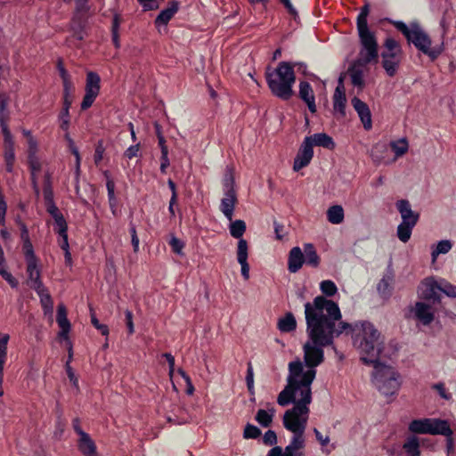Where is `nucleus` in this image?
Instances as JSON below:
<instances>
[{"instance_id": "obj_1", "label": "nucleus", "mask_w": 456, "mask_h": 456, "mask_svg": "<svg viewBox=\"0 0 456 456\" xmlns=\"http://www.w3.org/2000/svg\"><path fill=\"white\" fill-rule=\"evenodd\" d=\"M307 340L303 344V361L297 358L288 366L297 368L305 372H314L324 362V346L333 345L334 339L350 328L342 320L338 305L323 296H317L312 302L305 304Z\"/></svg>"}, {"instance_id": "obj_2", "label": "nucleus", "mask_w": 456, "mask_h": 456, "mask_svg": "<svg viewBox=\"0 0 456 456\" xmlns=\"http://www.w3.org/2000/svg\"><path fill=\"white\" fill-rule=\"evenodd\" d=\"M352 331V341L358 351L361 361L367 364H377L392 360L397 350L390 343H386L385 337L371 322L363 321L354 323L347 330Z\"/></svg>"}, {"instance_id": "obj_3", "label": "nucleus", "mask_w": 456, "mask_h": 456, "mask_svg": "<svg viewBox=\"0 0 456 456\" xmlns=\"http://www.w3.org/2000/svg\"><path fill=\"white\" fill-rule=\"evenodd\" d=\"M314 372H305L297 364L288 366L286 386L280 392L277 403L281 406L293 403L294 406L309 407L312 403V384L315 379Z\"/></svg>"}, {"instance_id": "obj_4", "label": "nucleus", "mask_w": 456, "mask_h": 456, "mask_svg": "<svg viewBox=\"0 0 456 456\" xmlns=\"http://www.w3.org/2000/svg\"><path fill=\"white\" fill-rule=\"evenodd\" d=\"M393 25L403 34L409 43L431 60H436L444 52V44L433 45L429 35L418 22L414 21L407 25L396 20L393 21Z\"/></svg>"}, {"instance_id": "obj_5", "label": "nucleus", "mask_w": 456, "mask_h": 456, "mask_svg": "<svg viewBox=\"0 0 456 456\" xmlns=\"http://www.w3.org/2000/svg\"><path fill=\"white\" fill-rule=\"evenodd\" d=\"M266 79L272 93L277 97L288 100L293 95L296 76L293 67L288 62H281L277 68L267 72Z\"/></svg>"}, {"instance_id": "obj_6", "label": "nucleus", "mask_w": 456, "mask_h": 456, "mask_svg": "<svg viewBox=\"0 0 456 456\" xmlns=\"http://www.w3.org/2000/svg\"><path fill=\"white\" fill-rule=\"evenodd\" d=\"M370 365L374 368L371 382L375 388L384 396L395 395L402 385L399 372L386 362Z\"/></svg>"}, {"instance_id": "obj_7", "label": "nucleus", "mask_w": 456, "mask_h": 456, "mask_svg": "<svg viewBox=\"0 0 456 456\" xmlns=\"http://www.w3.org/2000/svg\"><path fill=\"white\" fill-rule=\"evenodd\" d=\"M309 414L310 407L294 405L284 412L282 417L283 427L292 434L289 442L306 444L305 430Z\"/></svg>"}, {"instance_id": "obj_8", "label": "nucleus", "mask_w": 456, "mask_h": 456, "mask_svg": "<svg viewBox=\"0 0 456 456\" xmlns=\"http://www.w3.org/2000/svg\"><path fill=\"white\" fill-rule=\"evenodd\" d=\"M246 230L247 225L243 220L237 219L230 223V235L239 240L235 248V257L240 265V273L243 279L248 281L250 277L249 264L248 262L249 246L248 241L242 238Z\"/></svg>"}, {"instance_id": "obj_9", "label": "nucleus", "mask_w": 456, "mask_h": 456, "mask_svg": "<svg viewBox=\"0 0 456 456\" xmlns=\"http://www.w3.org/2000/svg\"><path fill=\"white\" fill-rule=\"evenodd\" d=\"M408 430L412 434L444 436L452 442L453 431L448 420L439 418H420L412 419L408 425Z\"/></svg>"}, {"instance_id": "obj_10", "label": "nucleus", "mask_w": 456, "mask_h": 456, "mask_svg": "<svg viewBox=\"0 0 456 456\" xmlns=\"http://www.w3.org/2000/svg\"><path fill=\"white\" fill-rule=\"evenodd\" d=\"M381 58V64L386 74L390 77H395L403 58V50L400 44L394 38L387 37L384 43Z\"/></svg>"}, {"instance_id": "obj_11", "label": "nucleus", "mask_w": 456, "mask_h": 456, "mask_svg": "<svg viewBox=\"0 0 456 456\" xmlns=\"http://www.w3.org/2000/svg\"><path fill=\"white\" fill-rule=\"evenodd\" d=\"M358 34L361 42V50L357 61L362 64H368L372 61H377L378 42L373 32L369 28L358 29Z\"/></svg>"}, {"instance_id": "obj_12", "label": "nucleus", "mask_w": 456, "mask_h": 456, "mask_svg": "<svg viewBox=\"0 0 456 456\" xmlns=\"http://www.w3.org/2000/svg\"><path fill=\"white\" fill-rule=\"evenodd\" d=\"M100 83L101 78L97 73L94 71L87 72L85 87L86 94L81 103L82 110H86L92 106L100 93Z\"/></svg>"}, {"instance_id": "obj_13", "label": "nucleus", "mask_w": 456, "mask_h": 456, "mask_svg": "<svg viewBox=\"0 0 456 456\" xmlns=\"http://www.w3.org/2000/svg\"><path fill=\"white\" fill-rule=\"evenodd\" d=\"M67 314L66 306L63 304H59L57 306L56 322L60 327V331L57 334V338L69 349L72 347V342L69 338L71 324Z\"/></svg>"}, {"instance_id": "obj_14", "label": "nucleus", "mask_w": 456, "mask_h": 456, "mask_svg": "<svg viewBox=\"0 0 456 456\" xmlns=\"http://www.w3.org/2000/svg\"><path fill=\"white\" fill-rule=\"evenodd\" d=\"M3 135V156L8 172L12 171L15 161V141L10 127L1 128Z\"/></svg>"}, {"instance_id": "obj_15", "label": "nucleus", "mask_w": 456, "mask_h": 456, "mask_svg": "<svg viewBox=\"0 0 456 456\" xmlns=\"http://www.w3.org/2000/svg\"><path fill=\"white\" fill-rule=\"evenodd\" d=\"M410 314L423 325H428L434 321L436 309L430 304L418 301L411 307Z\"/></svg>"}, {"instance_id": "obj_16", "label": "nucleus", "mask_w": 456, "mask_h": 456, "mask_svg": "<svg viewBox=\"0 0 456 456\" xmlns=\"http://www.w3.org/2000/svg\"><path fill=\"white\" fill-rule=\"evenodd\" d=\"M78 436L77 448L84 456H98L97 447L92 437L83 431L79 426H74Z\"/></svg>"}, {"instance_id": "obj_17", "label": "nucleus", "mask_w": 456, "mask_h": 456, "mask_svg": "<svg viewBox=\"0 0 456 456\" xmlns=\"http://www.w3.org/2000/svg\"><path fill=\"white\" fill-rule=\"evenodd\" d=\"M314 157V149L305 140L294 159L293 170L298 172L307 167Z\"/></svg>"}, {"instance_id": "obj_18", "label": "nucleus", "mask_w": 456, "mask_h": 456, "mask_svg": "<svg viewBox=\"0 0 456 456\" xmlns=\"http://www.w3.org/2000/svg\"><path fill=\"white\" fill-rule=\"evenodd\" d=\"M395 208L400 214L402 224H417L419 215L412 209L411 203L407 200H397Z\"/></svg>"}, {"instance_id": "obj_19", "label": "nucleus", "mask_w": 456, "mask_h": 456, "mask_svg": "<svg viewBox=\"0 0 456 456\" xmlns=\"http://www.w3.org/2000/svg\"><path fill=\"white\" fill-rule=\"evenodd\" d=\"M305 445L289 442L284 448L281 446L273 447L268 451L266 456H305Z\"/></svg>"}, {"instance_id": "obj_20", "label": "nucleus", "mask_w": 456, "mask_h": 456, "mask_svg": "<svg viewBox=\"0 0 456 456\" xmlns=\"http://www.w3.org/2000/svg\"><path fill=\"white\" fill-rule=\"evenodd\" d=\"M351 104L357 112L364 129L370 130L372 127V119L369 106L357 97L352 98Z\"/></svg>"}, {"instance_id": "obj_21", "label": "nucleus", "mask_w": 456, "mask_h": 456, "mask_svg": "<svg viewBox=\"0 0 456 456\" xmlns=\"http://www.w3.org/2000/svg\"><path fill=\"white\" fill-rule=\"evenodd\" d=\"M334 112L341 118L346 116V96L342 79H339L338 85L333 94Z\"/></svg>"}, {"instance_id": "obj_22", "label": "nucleus", "mask_w": 456, "mask_h": 456, "mask_svg": "<svg viewBox=\"0 0 456 456\" xmlns=\"http://www.w3.org/2000/svg\"><path fill=\"white\" fill-rule=\"evenodd\" d=\"M389 149L391 151L390 158L386 159L390 164L395 163L398 159L404 156L409 150V142L406 138H399L391 141L389 143Z\"/></svg>"}, {"instance_id": "obj_23", "label": "nucleus", "mask_w": 456, "mask_h": 456, "mask_svg": "<svg viewBox=\"0 0 456 456\" xmlns=\"http://www.w3.org/2000/svg\"><path fill=\"white\" fill-rule=\"evenodd\" d=\"M298 95L300 99L305 102L308 110L312 113H315L317 110L315 96L312 86L307 81H300Z\"/></svg>"}, {"instance_id": "obj_24", "label": "nucleus", "mask_w": 456, "mask_h": 456, "mask_svg": "<svg viewBox=\"0 0 456 456\" xmlns=\"http://www.w3.org/2000/svg\"><path fill=\"white\" fill-rule=\"evenodd\" d=\"M28 284L37 290L45 287L41 280V271L38 268L37 261L27 263Z\"/></svg>"}, {"instance_id": "obj_25", "label": "nucleus", "mask_w": 456, "mask_h": 456, "mask_svg": "<svg viewBox=\"0 0 456 456\" xmlns=\"http://www.w3.org/2000/svg\"><path fill=\"white\" fill-rule=\"evenodd\" d=\"M365 65L366 64L356 61L349 70L352 84L360 89L363 88L365 86L364 77L367 73V69L364 67Z\"/></svg>"}, {"instance_id": "obj_26", "label": "nucleus", "mask_w": 456, "mask_h": 456, "mask_svg": "<svg viewBox=\"0 0 456 456\" xmlns=\"http://www.w3.org/2000/svg\"><path fill=\"white\" fill-rule=\"evenodd\" d=\"M305 263L303 248L294 247L290 249L288 257V270L295 273L301 269Z\"/></svg>"}, {"instance_id": "obj_27", "label": "nucleus", "mask_w": 456, "mask_h": 456, "mask_svg": "<svg viewBox=\"0 0 456 456\" xmlns=\"http://www.w3.org/2000/svg\"><path fill=\"white\" fill-rule=\"evenodd\" d=\"M308 144L314 149V146H322L326 149L333 150L335 148V142L333 139L325 133L314 134L310 136H306L304 139Z\"/></svg>"}, {"instance_id": "obj_28", "label": "nucleus", "mask_w": 456, "mask_h": 456, "mask_svg": "<svg viewBox=\"0 0 456 456\" xmlns=\"http://www.w3.org/2000/svg\"><path fill=\"white\" fill-rule=\"evenodd\" d=\"M437 289L438 286L434 279L427 278L418 287V294L422 298L431 299L436 297Z\"/></svg>"}, {"instance_id": "obj_29", "label": "nucleus", "mask_w": 456, "mask_h": 456, "mask_svg": "<svg viewBox=\"0 0 456 456\" xmlns=\"http://www.w3.org/2000/svg\"><path fill=\"white\" fill-rule=\"evenodd\" d=\"M390 154L389 145L384 142L377 143L371 151V157L374 161L384 165H390V162L386 160V159L390 158Z\"/></svg>"}, {"instance_id": "obj_30", "label": "nucleus", "mask_w": 456, "mask_h": 456, "mask_svg": "<svg viewBox=\"0 0 456 456\" xmlns=\"http://www.w3.org/2000/svg\"><path fill=\"white\" fill-rule=\"evenodd\" d=\"M22 134L27 140V158L28 159L39 158V142L37 139L33 135L32 132L28 129L22 130Z\"/></svg>"}, {"instance_id": "obj_31", "label": "nucleus", "mask_w": 456, "mask_h": 456, "mask_svg": "<svg viewBox=\"0 0 456 456\" xmlns=\"http://www.w3.org/2000/svg\"><path fill=\"white\" fill-rule=\"evenodd\" d=\"M36 292L40 298V304L45 315L52 317L53 312V301L50 293L48 292V289L45 287H43L37 289Z\"/></svg>"}, {"instance_id": "obj_32", "label": "nucleus", "mask_w": 456, "mask_h": 456, "mask_svg": "<svg viewBox=\"0 0 456 456\" xmlns=\"http://www.w3.org/2000/svg\"><path fill=\"white\" fill-rule=\"evenodd\" d=\"M10 96L5 92L0 93V128L9 127L8 121L10 118L8 105Z\"/></svg>"}, {"instance_id": "obj_33", "label": "nucleus", "mask_w": 456, "mask_h": 456, "mask_svg": "<svg viewBox=\"0 0 456 456\" xmlns=\"http://www.w3.org/2000/svg\"><path fill=\"white\" fill-rule=\"evenodd\" d=\"M326 217L332 224H340L345 220V211L341 205H332L326 211Z\"/></svg>"}, {"instance_id": "obj_34", "label": "nucleus", "mask_w": 456, "mask_h": 456, "mask_svg": "<svg viewBox=\"0 0 456 456\" xmlns=\"http://www.w3.org/2000/svg\"><path fill=\"white\" fill-rule=\"evenodd\" d=\"M177 11L178 2H171L169 6L161 11L160 13L157 16L155 20L156 26H166Z\"/></svg>"}, {"instance_id": "obj_35", "label": "nucleus", "mask_w": 456, "mask_h": 456, "mask_svg": "<svg viewBox=\"0 0 456 456\" xmlns=\"http://www.w3.org/2000/svg\"><path fill=\"white\" fill-rule=\"evenodd\" d=\"M275 412L276 411L272 405L267 410L260 409L257 411L255 419L262 427L268 428L273 423Z\"/></svg>"}, {"instance_id": "obj_36", "label": "nucleus", "mask_w": 456, "mask_h": 456, "mask_svg": "<svg viewBox=\"0 0 456 456\" xmlns=\"http://www.w3.org/2000/svg\"><path fill=\"white\" fill-rule=\"evenodd\" d=\"M303 253L305 257V263L314 268H316L320 265V256H318L314 247L311 243H305L303 246Z\"/></svg>"}, {"instance_id": "obj_37", "label": "nucleus", "mask_w": 456, "mask_h": 456, "mask_svg": "<svg viewBox=\"0 0 456 456\" xmlns=\"http://www.w3.org/2000/svg\"><path fill=\"white\" fill-rule=\"evenodd\" d=\"M28 167H29L30 172H31V181H32L33 189H34L36 196L38 197L40 191H39V187H38V183H37V174L42 169V162L40 160V158H37V159H28Z\"/></svg>"}, {"instance_id": "obj_38", "label": "nucleus", "mask_w": 456, "mask_h": 456, "mask_svg": "<svg viewBox=\"0 0 456 456\" xmlns=\"http://www.w3.org/2000/svg\"><path fill=\"white\" fill-rule=\"evenodd\" d=\"M452 248V242L450 240H442L431 246V260L434 264L438 256L447 254Z\"/></svg>"}, {"instance_id": "obj_39", "label": "nucleus", "mask_w": 456, "mask_h": 456, "mask_svg": "<svg viewBox=\"0 0 456 456\" xmlns=\"http://www.w3.org/2000/svg\"><path fill=\"white\" fill-rule=\"evenodd\" d=\"M395 277L391 273L383 276L378 284L379 292L385 297H389L394 289Z\"/></svg>"}, {"instance_id": "obj_40", "label": "nucleus", "mask_w": 456, "mask_h": 456, "mask_svg": "<svg viewBox=\"0 0 456 456\" xmlns=\"http://www.w3.org/2000/svg\"><path fill=\"white\" fill-rule=\"evenodd\" d=\"M277 326L281 332L294 331L297 329L296 318L291 313H287L279 319Z\"/></svg>"}, {"instance_id": "obj_41", "label": "nucleus", "mask_w": 456, "mask_h": 456, "mask_svg": "<svg viewBox=\"0 0 456 456\" xmlns=\"http://www.w3.org/2000/svg\"><path fill=\"white\" fill-rule=\"evenodd\" d=\"M21 237H22L23 242H24L23 243V250H24L26 262L28 263V262L37 261V259L34 254L33 246L28 240V231L25 226H23V228H22Z\"/></svg>"}, {"instance_id": "obj_42", "label": "nucleus", "mask_w": 456, "mask_h": 456, "mask_svg": "<svg viewBox=\"0 0 456 456\" xmlns=\"http://www.w3.org/2000/svg\"><path fill=\"white\" fill-rule=\"evenodd\" d=\"M407 456H420L419 441L416 436H410L403 445Z\"/></svg>"}, {"instance_id": "obj_43", "label": "nucleus", "mask_w": 456, "mask_h": 456, "mask_svg": "<svg viewBox=\"0 0 456 456\" xmlns=\"http://www.w3.org/2000/svg\"><path fill=\"white\" fill-rule=\"evenodd\" d=\"M122 22L121 15L115 12L113 14L112 24H111V36L112 42L115 48L120 47V40H119V28Z\"/></svg>"}, {"instance_id": "obj_44", "label": "nucleus", "mask_w": 456, "mask_h": 456, "mask_svg": "<svg viewBox=\"0 0 456 456\" xmlns=\"http://www.w3.org/2000/svg\"><path fill=\"white\" fill-rule=\"evenodd\" d=\"M44 198L46 208L55 205L53 202V191L51 183V175L46 172L44 176Z\"/></svg>"}, {"instance_id": "obj_45", "label": "nucleus", "mask_w": 456, "mask_h": 456, "mask_svg": "<svg viewBox=\"0 0 456 456\" xmlns=\"http://www.w3.org/2000/svg\"><path fill=\"white\" fill-rule=\"evenodd\" d=\"M104 176L106 177V187L108 191L109 201L110 207L112 208V214L115 215V204H116V197H115V183L110 177V175L108 171L104 172Z\"/></svg>"}, {"instance_id": "obj_46", "label": "nucleus", "mask_w": 456, "mask_h": 456, "mask_svg": "<svg viewBox=\"0 0 456 456\" xmlns=\"http://www.w3.org/2000/svg\"><path fill=\"white\" fill-rule=\"evenodd\" d=\"M414 226V224L400 223L396 229V235L398 239L402 242L406 243L411 239Z\"/></svg>"}, {"instance_id": "obj_47", "label": "nucleus", "mask_w": 456, "mask_h": 456, "mask_svg": "<svg viewBox=\"0 0 456 456\" xmlns=\"http://www.w3.org/2000/svg\"><path fill=\"white\" fill-rule=\"evenodd\" d=\"M320 289L327 297H332L338 292L337 285L330 280L321 281Z\"/></svg>"}, {"instance_id": "obj_48", "label": "nucleus", "mask_w": 456, "mask_h": 456, "mask_svg": "<svg viewBox=\"0 0 456 456\" xmlns=\"http://www.w3.org/2000/svg\"><path fill=\"white\" fill-rule=\"evenodd\" d=\"M314 434L319 444L322 446V450L323 452L329 453L330 450L327 449L328 444L330 442V438L329 435L322 434L317 428L314 429Z\"/></svg>"}, {"instance_id": "obj_49", "label": "nucleus", "mask_w": 456, "mask_h": 456, "mask_svg": "<svg viewBox=\"0 0 456 456\" xmlns=\"http://www.w3.org/2000/svg\"><path fill=\"white\" fill-rule=\"evenodd\" d=\"M10 339L8 334H4L0 337V365H4L7 356V343Z\"/></svg>"}, {"instance_id": "obj_50", "label": "nucleus", "mask_w": 456, "mask_h": 456, "mask_svg": "<svg viewBox=\"0 0 456 456\" xmlns=\"http://www.w3.org/2000/svg\"><path fill=\"white\" fill-rule=\"evenodd\" d=\"M90 317H91V323L93 326L101 331L102 336L108 337L109 335V328L107 325L100 323L99 320L97 319L94 310H90Z\"/></svg>"}, {"instance_id": "obj_51", "label": "nucleus", "mask_w": 456, "mask_h": 456, "mask_svg": "<svg viewBox=\"0 0 456 456\" xmlns=\"http://www.w3.org/2000/svg\"><path fill=\"white\" fill-rule=\"evenodd\" d=\"M369 14V6L364 5L357 18V28L366 29L369 28L367 25V16Z\"/></svg>"}, {"instance_id": "obj_52", "label": "nucleus", "mask_w": 456, "mask_h": 456, "mask_svg": "<svg viewBox=\"0 0 456 456\" xmlns=\"http://www.w3.org/2000/svg\"><path fill=\"white\" fill-rule=\"evenodd\" d=\"M263 444L268 446H277L278 438L277 435L273 430H267L263 437H262Z\"/></svg>"}, {"instance_id": "obj_53", "label": "nucleus", "mask_w": 456, "mask_h": 456, "mask_svg": "<svg viewBox=\"0 0 456 456\" xmlns=\"http://www.w3.org/2000/svg\"><path fill=\"white\" fill-rule=\"evenodd\" d=\"M260 435H261V430L257 427L251 425V424H248L245 427L244 434H243L244 438L254 439V438L260 436Z\"/></svg>"}, {"instance_id": "obj_54", "label": "nucleus", "mask_w": 456, "mask_h": 456, "mask_svg": "<svg viewBox=\"0 0 456 456\" xmlns=\"http://www.w3.org/2000/svg\"><path fill=\"white\" fill-rule=\"evenodd\" d=\"M169 244L175 254L180 256L183 254V249L184 248V242L183 240L175 235H171Z\"/></svg>"}, {"instance_id": "obj_55", "label": "nucleus", "mask_w": 456, "mask_h": 456, "mask_svg": "<svg viewBox=\"0 0 456 456\" xmlns=\"http://www.w3.org/2000/svg\"><path fill=\"white\" fill-rule=\"evenodd\" d=\"M0 274L12 288L17 287V280L14 277H12V275L10 273L7 272L5 265H0Z\"/></svg>"}, {"instance_id": "obj_56", "label": "nucleus", "mask_w": 456, "mask_h": 456, "mask_svg": "<svg viewBox=\"0 0 456 456\" xmlns=\"http://www.w3.org/2000/svg\"><path fill=\"white\" fill-rule=\"evenodd\" d=\"M140 149L141 145L140 143H136L134 145H132L126 149L125 151V157L128 159H134L140 157Z\"/></svg>"}, {"instance_id": "obj_57", "label": "nucleus", "mask_w": 456, "mask_h": 456, "mask_svg": "<svg viewBox=\"0 0 456 456\" xmlns=\"http://www.w3.org/2000/svg\"><path fill=\"white\" fill-rule=\"evenodd\" d=\"M246 381L248 392L250 395H254L255 394V386H254V372L251 366L248 368V372L246 376Z\"/></svg>"}, {"instance_id": "obj_58", "label": "nucleus", "mask_w": 456, "mask_h": 456, "mask_svg": "<svg viewBox=\"0 0 456 456\" xmlns=\"http://www.w3.org/2000/svg\"><path fill=\"white\" fill-rule=\"evenodd\" d=\"M58 69L60 72V76L62 79L63 87H68L69 85H71L67 70L65 69L61 61L58 62Z\"/></svg>"}, {"instance_id": "obj_59", "label": "nucleus", "mask_w": 456, "mask_h": 456, "mask_svg": "<svg viewBox=\"0 0 456 456\" xmlns=\"http://www.w3.org/2000/svg\"><path fill=\"white\" fill-rule=\"evenodd\" d=\"M66 372L71 384L76 388H78V379L76 377L75 372L71 368L70 364L69 363V362H66Z\"/></svg>"}, {"instance_id": "obj_60", "label": "nucleus", "mask_w": 456, "mask_h": 456, "mask_svg": "<svg viewBox=\"0 0 456 456\" xmlns=\"http://www.w3.org/2000/svg\"><path fill=\"white\" fill-rule=\"evenodd\" d=\"M138 3L142 6L144 11H151L159 8V4L156 0H137Z\"/></svg>"}, {"instance_id": "obj_61", "label": "nucleus", "mask_w": 456, "mask_h": 456, "mask_svg": "<svg viewBox=\"0 0 456 456\" xmlns=\"http://www.w3.org/2000/svg\"><path fill=\"white\" fill-rule=\"evenodd\" d=\"M70 88L71 85H69L68 87H63V108H67V110H69V107L72 102L70 96Z\"/></svg>"}, {"instance_id": "obj_62", "label": "nucleus", "mask_w": 456, "mask_h": 456, "mask_svg": "<svg viewBox=\"0 0 456 456\" xmlns=\"http://www.w3.org/2000/svg\"><path fill=\"white\" fill-rule=\"evenodd\" d=\"M69 110H67V108H63L62 109V111L60 115V118L61 119V129L67 131L68 128H69Z\"/></svg>"}, {"instance_id": "obj_63", "label": "nucleus", "mask_w": 456, "mask_h": 456, "mask_svg": "<svg viewBox=\"0 0 456 456\" xmlns=\"http://www.w3.org/2000/svg\"><path fill=\"white\" fill-rule=\"evenodd\" d=\"M57 226V232L58 233H65L68 230L67 222L64 218V216H61L60 219H57V221H54Z\"/></svg>"}, {"instance_id": "obj_64", "label": "nucleus", "mask_w": 456, "mask_h": 456, "mask_svg": "<svg viewBox=\"0 0 456 456\" xmlns=\"http://www.w3.org/2000/svg\"><path fill=\"white\" fill-rule=\"evenodd\" d=\"M442 290L449 297H456V287L452 284L445 283Z\"/></svg>"}]
</instances>
